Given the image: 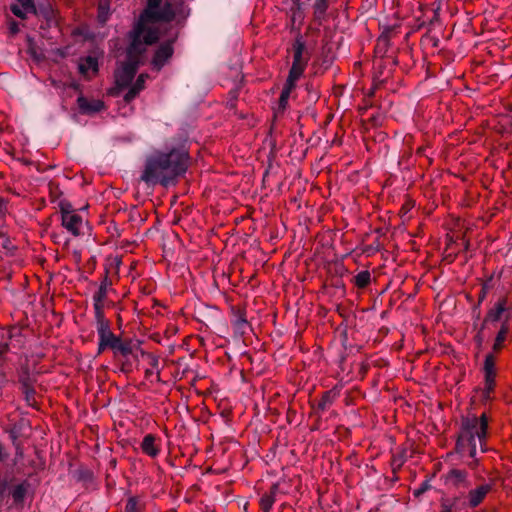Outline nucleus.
<instances>
[{
  "label": "nucleus",
  "instance_id": "1",
  "mask_svg": "<svg viewBox=\"0 0 512 512\" xmlns=\"http://www.w3.org/2000/svg\"><path fill=\"white\" fill-rule=\"evenodd\" d=\"M190 14L185 0H147V6L141 13L133 30L130 32V45L127 49V60L115 71V83L119 88L131 84L140 62L145 45L158 40L157 22H184Z\"/></svg>",
  "mask_w": 512,
  "mask_h": 512
},
{
  "label": "nucleus",
  "instance_id": "2",
  "mask_svg": "<svg viewBox=\"0 0 512 512\" xmlns=\"http://www.w3.org/2000/svg\"><path fill=\"white\" fill-rule=\"evenodd\" d=\"M188 154L184 149L156 151L147 157L141 180L148 185L168 186L187 170Z\"/></svg>",
  "mask_w": 512,
  "mask_h": 512
},
{
  "label": "nucleus",
  "instance_id": "3",
  "mask_svg": "<svg viewBox=\"0 0 512 512\" xmlns=\"http://www.w3.org/2000/svg\"><path fill=\"white\" fill-rule=\"evenodd\" d=\"M487 430L488 418L485 413L479 417L467 415L462 417L458 432L456 451L462 457L468 456L472 460L467 465L474 469L478 465L477 447H480L482 453L487 451Z\"/></svg>",
  "mask_w": 512,
  "mask_h": 512
},
{
  "label": "nucleus",
  "instance_id": "4",
  "mask_svg": "<svg viewBox=\"0 0 512 512\" xmlns=\"http://www.w3.org/2000/svg\"><path fill=\"white\" fill-rule=\"evenodd\" d=\"M292 49L293 62L288 74V78L298 81L299 78L303 75L310 59L309 53L306 50L305 41L301 35H298L295 38Z\"/></svg>",
  "mask_w": 512,
  "mask_h": 512
},
{
  "label": "nucleus",
  "instance_id": "5",
  "mask_svg": "<svg viewBox=\"0 0 512 512\" xmlns=\"http://www.w3.org/2000/svg\"><path fill=\"white\" fill-rule=\"evenodd\" d=\"M29 431L30 426L24 419L11 424L5 429V432L8 433L12 445L15 448V456L17 458H22L24 455L23 439L28 438Z\"/></svg>",
  "mask_w": 512,
  "mask_h": 512
},
{
  "label": "nucleus",
  "instance_id": "6",
  "mask_svg": "<svg viewBox=\"0 0 512 512\" xmlns=\"http://www.w3.org/2000/svg\"><path fill=\"white\" fill-rule=\"evenodd\" d=\"M28 484L24 481L15 482L12 478H4L0 480V496L10 495L14 503H22L28 490Z\"/></svg>",
  "mask_w": 512,
  "mask_h": 512
},
{
  "label": "nucleus",
  "instance_id": "7",
  "mask_svg": "<svg viewBox=\"0 0 512 512\" xmlns=\"http://www.w3.org/2000/svg\"><path fill=\"white\" fill-rule=\"evenodd\" d=\"M0 337V358L6 352L19 349L24 344V336L22 335L21 329L18 327H12L2 331Z\"/></svg>",
  "mask_w": 512,
  "mask_h": 512
},
{
  "label": "nucleus",
  "instance_id": "8",
  "mask_svg": "<svg viewBox=\"0 0 512 512\" xmlns=\"http://www.w3.org/2000/svg\"><path fill=\"white\" fill-rule=\"evenodd\" d=\"M97 330L98 335V354H102L106 349L113 350L117 345L119 336L115 335L111 330V324L100 327Z\"/></svg>",
  "mask_w": 512,
  "mask_h": 512
},
{
  "label": "nucleus",
  "instance_id": "9",
  "mask_svg": "<svg viewBox=\"0 0 512 512\" xmlns=\"http://www.w3.org/2000/svg\"><path fill=\"white\" fill-rule=\"evenodd\" d=\"M173 42L174 39L168 40L162 43L155 52V55L152 59V65L156 70H160L165 63L172 57L173 55Z\"/></svg>",
  "mask_w": 512,
  "mask_h": 512
},
{
  "label": "nucleus",
  "instance_id": "10",
  "mask_svg": "<svg viewBox=\"0 0 512 512\" xmlns=\"http://www.w3.org/2000/svg\"><path fill=\"white\" fill-rule=\"evenodd\" d=\"M61 224L70 234L78 237L82 234L84 220L77 212H75L70 215H63V217H61Z\"/></svg>",
  "mask_w": 512,
  "mask_h": 512
},
{
  "label": "nucleus",
  "instance_id": "11",
  "mask_svg": "<svg viewBox=\"0 0 512 512\" xmlns=\"http://www.w3.org/2000/svg\"><path fill=\"white\" fill-rule=\"evenodd\" d=\"M140 446L145 455L156 458L161 452V439L156 435L146 434Z\"/></svg>",
  "mask_w": 512,
  "mask_h": 512
},
{
  "label": "nucleus",
  "instance_id": "12",
  "mask_svg": "<svg viewBox=\"0 0 512 512\" xmlns=\"http://www.w3.org/2000/svg\"><path fill=\"white\" fill-rule=\"evenodd\" d=\"M78 70L85 78H90L91 76L96 75L98 72V59L91 55L80 58Z\"/></svg>",
  "mask_w": 512,
  "mask_h": 512
},
{
  "label": "nucleus",
  "instance_id": "13",
  "mask_svg": "<svg viewBox=\"0 0 512 512\" xmlns=\"http://www.w3.org/2000/svg\"><path fill=\"white\" fill-rule=\"evenodd\" d=\"M77 104L82 114H94L104 109V102L98 99H87L84 96L77 98Z\"/></svg>",
  "mask_w": 512,
  "mask_h": 512
},
{
  "label": "nucleus",
  "instance_id": "14",
  "mask_svg": "<svg viewBox=\"0 0 512 512\" xmlns=\"http://www.w3.org/2000/svg\"><path fill=\"white\" fill-rule=\"evenodd\" d=\"M491 491L490 484H483L475 489H472L468 493V505L471 508L477 507L485 499L487 494Z\"/></svg>",
  "mask_w": 512,
  "mask_h": 512
},
{
  "label": "nucleus",
  "instance_id": "15",
  "mask_svg": "<svg viewBox=\"0 0 512 512\" xmlns=\"http://www.w3.org/2000/svg\"><path fill=\"white\" fill-rule=\"evenodd\" d=\"M467 472L460 469H451L445 475V481L447 484H450L454 487H468L469 483L467 481Z\"/></svg>",
  "mask_w": 512,
  "mask_h": 512
},
{
  "label": "nucleus",
  "instance_id": "16",
  "mask_svg": "<svg viewBox=\"0 0 512 512\" xmlns=\"http://www.w3.org/2000/svg\"><path fill=\"white\" fill-rule=\"evenodd\" d=\"M17 2L10 6V10L15 16L25 19L28 13H36L33 0H17Z\"/></svg>",
  "mask_w": 512,
  "mask_h": 512
},
{
  "label": "nucleus",
  "instance_id": "17",
  "mask_svg": "<svg viewBox=\"0 0 512 512\" xmlns=\"http://www.w3.org/2000/svg\"><path fill=\"white\" fill-rule=\"evenodd\" d=\"M112 289V280L106 273L100 282L98 290L94 293L92 299L93 302H104L107 303V296L109 291Z\"/></svg>",
  "mask_w": 512,
  "mask_h": 512
},
{
  "label": "nucleus",
  "instance_id": "18",
  "mask_svg": "<svg viewBox=\"0 0 512 512\" xmlns=\"http://www.w3.org/2000/svg\"><path fill=\"white\" fill-rule=\"evenodd\" d=\"M511 327H512V323L510 322V319H509L508 315H506L505 316V321L502 323L501 328L498 331V333L496 335V338H495V342H494V345H493V350L495 352H497L500 349H502V347L504 345V342L507 339V335H508V333L511 330Z\"/></svg>",
  "mask_w": 512,
  "mask_h": 512
},
{
  "label": "nucleus",
  "instance_id": "19",
  "mask_svg": "<svg viewBox=\"0 0 512 512\" xmlns=\"http://www.w3.org/2000/svg\"><path fill=\"white\" fill-rule=\"evenodd\" d=\"M148 78L147 74H140L136 79V82L130 87V89L124 95V101L130 103L136 98V96L144 89V83Z\"/></svg>",
  "mask_w": 512,
  "mask_h": 512
},
{
  "label": "nucleus",
  "instance_id": "20",
  "mask_svg": "<svg viewBox=\"0 0 512 512\" xmlns=\"http://www.w3.org/2000/svg\"><path fill=\"white\" fill-rule=\"evenodd\" d=\"M106 304L107 303H104V302H93L96 329L111 324L110 321L108 319H106L105 314H104V309L106 307Z\"/></svg>",
  "mask_w": 512,
  "mask_h": 512
},
{
  "label": "nucleus",
  "instance_id": "21",
  "mask_svg": "<svg viewBox=\"0 0 512 512\" xmlns=\"http://www.w3.org/2000/svg\"><path fill=\"white\" fill-rule=\"evenodd\" d=\"M328 8V0H315L313 4V17L318 24H322V22L325 20Z\"/></svg>",
  "mask_w": 512,
  "mask_h": 512
},
{
  "label": "nucleus",
  "instance_id": "22",
  "mask_svg": "<svg viewBox=\"0 0 512 512\" xmlns=\"http://www.w3.org/2000/svg\"><path fill=\"white\" fill-rule=\"evenodd\" d=\"M296 82V80H291V78L287 77V80L280 94L279 109L284 110L286 108L290 94L296 87Z\"/></svg>",
  "mask_w": 512,
  "mask_h": 512
},
{
  "label": "nucleus",
  "instance_id": "23",
  "mask_svg": "<svg viewBox=\"0 0 512 512\" xmlns=\"http://www.w3.org/2000/svg\"><path fill=\"white\" fill-rule=\"evenodd\" d=\"M135 345L132 340H122L119 338L117 345L114 347V354H120L123 357L133 355Z\"/></svg>",
  "mask_w": 512,
  "mask_h": 512
},
{
  "label": "nucleus",
  "instance_id": "24",
  "mask_svg": "<svg viewBox=\"0 0 512 512\" xmlns=\"http://www.w3.org/2000/svg\"><path fill=\"white\" fill-rule=\"evenodd\" d=\"M508 310L506 299H502L495 304V306L489 311L487 320L496 322L502 319L504 313Z\"/></svg>",
  "mask_w": 512,
  "mask_h": 512
},
{
  "label": "nucleus",
  "instance_id": "25",
  "mask_svg": "<svg viewBox=\"0 0 512 512\" xmlns=\"http://www.w3.org/2000/svg\"><path fill=\"white\" fill-rule=\"evenodd\" d=\"M268 493L277 501L281 496L289 493V485L285 480H280L271 486Z\"/></svg>",
  "mask_w": 512,
  "mask_h": 512
},
{
  "label": "nucleus",
  "instance_id": "26",
  "mask_svg": "<svg viewBox=\"0 0 512 512\" xmlns=\"http://www.w3.org/2000/svg\"><path fill=\"white\" fill-rule=\"evenodd\" d=\"M484 373H485V378H495L496 377L495 357L492 354H488L485 358Z\"/></svg>",
  "mask_w": 512,
  "mask_h": 512
},
{
  "label": "nucleus",
  "instance_id": "27",
  "mask_svg": "<svg viewBox=\"0 0 512 512\" xmlns=\"http://www.w3.org/2000/svg\"><path fill=\"white\" fill-rule=\"evenodd\" d=\"M336 398V393L333 390H329L324 392L321 400L318 403V409L321 411H325L328 407L332 405Z\"/></svg>",
  "mask_w": 512,
  "mask_h": 512
},
{
  "label": "nucleus",
  "instance_id": "28",
  "mask_svg": "<svg viewBox=\"0 0 512 512\" xmlns=\"http://www.w3.org/2000/svg\"><path fill=\"white\" fill-rule=\"evenodd\" d=\"M371 281V274L368 270L359 272L353 278L354 285L358 288H365Z\"/></svg>",
  "mask_w": 512,
  "mask_h": 512
},
{
  "label": "nucleus",
  "instance_id": "29",
  "mask_svg": "<svg viewBox=\"0 0 512 512\" xmlns=\"http://www.w3.org/2000/svg\"><path fill=\"white\" fill-rule=\"evenodd\" d=\"M459 498L443 499L441 501V512H456L460 509Z\"/></svg>",
  "mask_w": 512,
  "mask_h": 512
},
{
  "label": "nucleus",
  "instance_id": "30",
  "mask_svg": "<svg viewBox=\"0 0 512 512\" xmlns=\"http://www.w3.org/2000/svg\"><path fill=\"white\" fill-rule=\"evenodd\" d=\"M275 502V498L272 497L268 492L263 494L259 501L262 512H271Z\"/></svg>",
  "mask_w": 512,
  "mask_h": 512
},
{
  "label": "nucleus",
  "instance_id": "31",
  "mask_svg": "<svg viewBox=\"0 0 512 512\" xmlns=\"http://www.w3.org/2000/svg\"><path fill=\"white\" fill-rule=\"evenodd\" d=\"M58 207L61 213V217H63V215H70L76 212L72 204L65 199L59 201Z\"/></svg>",
  "mask_w": 512,
  "mask_h": 512
},
{
  "label": "nucleus",
  "instance_id": "32",
  "mask_svg": "<svg viewBox=\"0 0 512 512\" xmlns=\"http://www.w3.org/2000/svg\"><path fill=\"white\" fill-rule=\"evenodd\" d=\"M24 394V399L29 406H33L36 403L35 400V389L34 386L21 389Z\"/></svg>",
  "mask_w": 512,
  "mask_h": 512
},
{
  "label": "nucleus",
  "instance_id": "33",
  "mask_svg": "<svg viewBox=\"0 0 512 512\" xmlns=\"http://www.w3.org/2000/svg\"><path fill=\"white\" fill-rule=\"evenodd\" d=\"M495 386V378H485L484 388H483V398L485 400L490 399V395L494 390Z\"/></svg>",
  "mask_w": 512,
  "mask_h": 512
},
{
  "label": "nucleus",
  "instance_id": "34",
  "mask_svg": "<svg viewBox=\"0 0 512 512\" xmlns=\"http://www.w3.org/2000/svg\"><path fill=\"white\" fill-rule=\"evenodd\" d=\"M108 12H109V9H108V6L106 5V3L100 2L99 7H98V19L100 22H102V23L106 22V20L108 18Z\"/></svg>",
  "mask_w": 512,
  "mask_h": 512
},
{
  "label": "nucleus",
  "instance_id": "35",
  "mask_svg": "<svg viewBox=\"0 0 512 512\" xmlns=\"http://www.w3.org/2000/svg\"><path fill=\"white\" fill-rule=\"evenodd\" d=\"M139 511V504L138 501L131 497L128 499L126 506H125V512H138Z\"/></svg>",
  "mask_w": 512,
  "mask_h": 512
},
{
  "label": "nucleus",
  "instance_id": "36",
  "mask_svg": "<svg viewBox=\"0 0 512 512\" xmlns=\"http://www.w3.org/2000/svg\"><path fill=\"white\" fill-rule=\"evenodd\" d=\"M19 383L21 385V389L27 388L33 385V380L31 379L28 373H24L19 377Z\"/></svg>",
  "mask_w": 512,
  "mask_h": 512
},
{
  "label": "nucleus",
  "instance_id": "37",
  "mask_svg": "<svg viewBox=\"0 0 512 512\" xmlns=\"http://www.w3.org/2000/svg\"><path fill=\"white\" fill-rule=\"evenodd\" d=\"M8 29L11 35H16L20 31L18 22L10 18L8 21Z\"/></svg>",
  "mask_w": 512,
  "mask_h": 512
},
{
  "label": "nucleus",
  "instance_id": "38",
  "mask_svg": "<svg viewBox=\"0 0 512 512\" xmlns=\"http://www.w3.org/2000/svg\"><path fill=\"white\" fill-rule=\"evenodd\" d=\"M143 355H146V353L143 351L142 352ZM147 356L149 357L150 359V365L152 368H158V365H159V360L156 356L152 355V354H147Z\"/></svg>",
  "mask_w": 512,
  "mask_h": 512
},
{
  "label": "nucleus",
  "instance_id": "39",
  "mask_svg": "<svg viewBox=\"0 0 512 512\" xmlns=\"http://www.w3.org/2000/svg\"><path fill=\"white\" fill-rule=\"evenodd\" d=\"M428 487H429V485L427 482L423 483L419 489L414 491V495L418 497L419 495L424 493L428 489Z\"/></svg>",
  "mask_w": 512,
  "mask_h": 512
},
{
  "label": "nucleus",
  "instance_id": "40",
  "mask_svg": "<svg viewBox=\"0 0 512 512\" xmlns=\"http://www.w3.org/2000/svg\"><path fill=\"white\" fill-rule=\"evenodd\" d=\"M7 457L4 446L0 443V462L3 461Z\"/></svg>",
  "mask_w": 512,
  "mask_h": 512
},
{
  "label": "nucleus",
  "instance_id": "41",
  "mask_svg": "<svg viewBox=\"0 0 512 512\" xmlns=\"http://www.w3.org/2000/svg\"><path fill=\"white\" fill-rule=\"evenodd\" d=\"M83 475H84V476H83V477H84V479H85V478H89V479H91V476H92V474H91L90 472H88V471H84Z\"/></svg>",
  "mask_w": 512,
  "mask_h": 512
}]
</instances>
